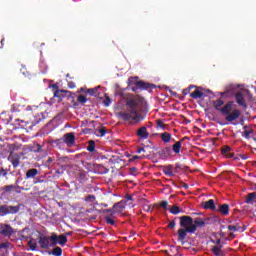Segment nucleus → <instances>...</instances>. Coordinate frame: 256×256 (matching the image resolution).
<instances>
[{"label":"nucleus","mask_w":256,"mask_h":256,"mask_svg":"<svg viewBox=\"0 0 256 256\" xmlns=\"http://www.w3.org/2000/svg\"><path fill=\"white\" fill-rule=\"evenodd\" d=\"M143 103V98L140 96H131L126 98L127 111H121L117 113V117L122 121H135V123H141L145 117L137 112L139 105Z\"/></svg>","instance_id":"f257e3e1"},{"label":"nucleus","mask_w":256,"mask_h":256,"mask_svg":"<svg viewBox=\"0 0 256 256\" xmlns=\"http://www.w3.org/2000/svg\"><path fill=\"white\" fill-rule=\"evenodd\" d=\"M180 220V229H178V241H185L187 239V233L193 235L197 228H201L205 225V220L202 218H193L191 216H181Z\"/></svg>","instance_id":"f03ea898"},{"label":"nucleus","mask_w":256,"mask_h":256,"mask_svg":"<svg viewBox=\"0 0 256 256\" xmlns=\"http://www.w3.org/2000/svg\"><path fill=\"white\" fill-rule=\"evenodd\" d=\"M57 234H52L48 236H40L38 239V244L41 249H49L50 247H55L57 245Z\"/></svg>","instance_id":"7ed1b4c3"},{"label":"nucleus","mask_w":256,"mask_h":256,"mask_svg":"<svg viewBox=\"0 0 256 256\" xmlns=\"http://www.w3.org/2000/svg\"><path fill=\"white\" fill-rule=\"evenodd\" d=\"M56 145L66 143V145H75V134L73 132L66 133L62 138L55 140Z\"/></svg>","instance_id":"20e7f679"},{"label":"nucleus","mask_w":256,"mask_h":256,"mask_svg":"<svg viewBox=\"0 0 256 256\" xmlns=\"http://www.w3.org/2000/svg\"><path fill=\"white\" fill-rule=\"evenodd\" d=\"M0 235L2 237H8V239H11L13 235H15V229L9 224L0 223Z\"/></svg>","instance_id":"39448f33"},{"label":"nucleus","mask_w":256,"mask_h":256,"mask_svg":"<svg viewBox=\"0 0 256 256\" xmlns=\"http://www.w3.org/2000/svg\"><path fill=\"white\" fill-rule=\"evenodd\" d=\"M67 95H69V97H71L72 99L75 97V93H72L71 91H68V90H56L54 92V97H56L58 101H63V99H65Z\"/></svg>","instance_id":"423d86ee"},{"label":"nucleus","mask_w":256,"mask_h":256,"mask_svg":"<svg viewBox=\"0 0 256 256\" xmlns=\"http://www.w3.org/2000/svg\"><path fill=\"white\" fill-rule=\"evenodd\" d=\"M136 87L132 88V91H137V89H155V84L144 82L143 80L137 81L135 83Z\"/></svg>","instance_id":"0eeeda50"},{"label":"nucleus","mask_w":256,"mask_h":256,"mask_svg":"<svg viewBox=\"0 0 256 256\" xmlns=\"http://www.w3.org/2000/svg\"><path fill=\"white\" fill-rule=\"evenodd\" d=\"M238 117H241V111H239V109H235L226 116V121L232 123V121H237Z\"/></svg>","instance_id":"6e6552de"},{"label":"nucleus","mask_w":256,"mask_h":256,"mask_svg":"<svg viewBox=\"0 0 256 256\" xmlns=\"http://www.w3.org/2000/svg\"><path fill=\"white\" fill-rule=\"evenodd\" d=\"M235 99H236V103L240 107L247 109V102L245 101V96H243V93H241V92L236 93Z\"/></svg>","instance_id":"1a4fd4ad"},{"label":"nucleus","mask_w":256,"mask_h":256,"mask_svg":"<svg viewBox=\"0 0 256 256\" xmlns=\"http://www.w3.org/2000/svg\"><path fill=\"white\" fill-rule=\"evenodd\" d=\"M218 213L223 215L224 217H227L229 215V204H221L216 207V210Z\"/></svg>","instance_id":"9d476101"},{"label":"nucleus","mask_w":256,"mask_h":256,"mask_svg":"<svg viewBox=\"0 0 256 256\" xmlns=\"http://www.w3.org/2000/svg\"><path fill=\"white\" fill-rule=\"evenodd\" d=\"M243 223H241V221L239 222H235L234 224H231V225H228V231H234V232H237V231H245V228H243Z\"/></svg>","instance_id":"9b49d317"},{"label":"nucleus","mask_w":256,"mask_h":256,"mask_svg":"<svg viewBox=\"0 0 256 256\" xmlns=\"http://www.w3.org/2000/svg\"><path fill=\"white\" fill-rule=\"evenodd\" d=\"M136 135L140 138V139H149V132L147 131V127L142 126L140 127L137 132Z\"/></svg>","instance_id":"f8f14e48"},{"label":"nucleus","mask_w":256,"mask_h":256,"mask_svg":"<svg viewBox=\"0 0 256 256\" xmlns=\"http://www.w3.org/2000/svg\"><path fill=\"white\" fill-rule=\"evenodd\" d=\"M203 209H210V211H217V206L215 205V200L210 199L202 203Z\"/></svg>","instance_id":"ddd939ff"},{"label":"nucleus","mask_w":256,"mask_h":256,"mask_svg":"<svg viewBox=\"0 0 256 256\" xmlns=\"http://www.w3.org/2000/svg\"><path fill=\"white\" fill-rule=\"evenodd\" d=\"M233 111V101L227 102L224 107L220 109L222 115L228 116Z\"/></svg>","instance_id":"4468645a"},{"label":"nucleus","mask_w":256,"mask_h":256,"mask_svg":"<svg viewBox=\"0 0 256 256\" xmlns=\"http://www.w3.org/2000/svg\"><path fill=\"white\" fill-rule=\"evenodd\" d=\"M194 89L195 90L190 93V97H192V99H201L202 97H205V93L201 91V88L195 86Z\"/></svg>","instance_id":"2eb2a0df"},{"label":"nucleus","mask_w":256,"mask_h":256,"mask_svg":"<svg viewBox=\"0 0 256 256\" xmlns=\"http://www.w3.org/2000/svg\"><path fill=\"white\" fill-rule=\"evenodd\" d=\"M158 155L161 157V159H167V158L171 157V148L165 147V148L161 149L158 152Z\"/></svg>","instance_id":"dca6fc26"},{"label":"nucleus","mask_w":256,"mask_h":256,"mask_svg":"<svg viewBox=\"0 0 256 256\" xmlns=\"http://www.w3.org/2000/svg\"><path fill=\"white\" fill-rule=\"evenodd\" d=\"M221 153H222V155H225V157H227V159H233V157H235V154L231 153V147H229V146L222 147Z\"/></svg>","instance_id":"f3484780"},{"label":"nucleus","mask_w":256,"mask_h":256,"mask_svg":"<svg viewBox=\"0 0 256 256\" xmlns=\"http://www.w3.org/2000/svg\"><path fill=\"white\" fill-rule=\"evenodd\" d=\"M245 203L247 205H254L256 203V192L248 193L246 196Z\"/></svg>","instance_id":"a211bd4d"},{"label":"nucleus","mask_w":256,"mask_h":256,"mask_svg":"<svg viewBox=\"0 0 256 256\" xmlns=\"http://www.w3.org/2000/svg\"><path fill=\"white\" fill-rule=\"evenodd\" d=\"M241 85L239 84H229L226 86V91L222 93V95H227V93H235L237 89H239Z\"/></svg>","instance_id":"6ab92c4d"},{"label":"nucleus","mask_w":256,"mask_h":256,"mask_svg":"<svg viewBox=\"0 0 256 256\" xmlns=\"http://www.w3.org/2000/svg\"><path fill=\"white\" fill-rule=\"evenodd\" d=\"M39 175V170L37 168H31L27 170L25 179H35Z\"/></svg>","instance_id":"aec40b11"},{"label":"nucleus","mask_w":256,"mask_h":256,"mask_svg":"<svg viewBox=\"0 0 256 256\" xmlns=\"http://www.w3.org/2000/svg\"><path fill=\"white\" fill-rule=\"evenodd\" d=\"M8 208V215H15L21 211V204H18L16 206H7Z\"/></svg>","instance_id":"412c9836"},{"label":"nucleus","mask_w":256,"mask_h":256,"mask_svg":"<svg viewBox=\"0 0 256 256\" xmlns=\"http://www.w3.org/2000/svg\"><path fill=\"white\" fill-rule=\"evenodd\" d=\"M163 173L164 175H167V177H174L175 174H173V165H167L163 167Z\"/></svg>","instance_id":"4be33fe9"},{"label":"nucleus","mask_w":256,"mask_h":256,"mask_svg":"<svg viewBox=\"0 0 256 256\" xmlns=\"http://www.w3.org/2000/svg\"><path fill=\"white\" fill-rule=\"evenodd\" d=\"M114 213H123V209H125V205L123 202H117L113 205Z\"/></svg>","instance_id":"5701e85b"},{"label":"nucleus","mask_w":256,"mask_h":256,"mask_svg":"<svg viewBox=\"0 0 256 256\" xmlns=\"http://www.w3.org/2000/svg\"><path fill=\"white\" fill-rule=\"evenodd\" d=\"M48 255L61 256L63 255V249L57 246L54 249H52V251L48 252Z\"/></svg>","instance_id":"b1692460"},{"label":"nucleus","mask_w":256,"mask_h":256,"mask_svg":"<svg viewBox=\"0 0 256 256\" xmlns=\"http://www.w3.org/2000/svg\"><path fill=\"white\" fill-rule=\"evenodd\" d=\"M160 137H161L163 143H170L171 142V134L169 132L161 133Z\"/></svg>","instance_id":"393cba45"},{"label":"nucleus","mask_w":256,"mask_h":256,"mask_svg":"<svg viewBox=\"0 0 256 256\" xmlns=\"http://www.w3.org/2000/svg\"><path fill=\"white\" fill-rule=\"evenodd\" d=\"M95 134L97 137H105V135H107V129L104 126H101L100 128L96 129Z\"/></svg>","instance_id":"a878e982"},{"label":"nucleus","mask_w":256,"mask_h":256,"mask_svg":"<svg viewBox=\"0 0 256 256\" xmlns=\"http://www.w3.org/2000/svg\"><path fill=\"white\" fill-rule=\"evenodd\" d=\"M181 145H182L181 141H178L174 145H172V151H174L176 155H179V153H181Z\"/></svg>","instance_id":"bb28decb"},{"label":"nucleus","mask_w":256,"mask_h":256,"mask_svg":"<svg viewBox=\"0 0 256 256\" xmlns=\"http://www.w3.org/2000/svg\"><path fill=\"white\" fill-rule=\"evenodd\" d=\"M170 213L172 215H179V213H183V209L179 208V206H177V205H173L170 208Z\"/></svg>","instance_id":"cd10ccee"},{"label":"nucleus","mask_w":256,"mask_h":256,"mask_svg":"<svg viewBox=\"0 0 256 256\" xmlns=\"http://www.w3.org/2000/svg\"><path fill=\"white\" fill-rule=\"evenodd\" d=\"M212 253L215 256H226L227 252L225 250H220L219 248H212Z\"/></svg>","instance_id":"c85d7f7f"},{"label":"nucleus","mask_w":256,"mask_h":256,"mask_svg":"<svg viewBox=\"0 0 256 256\" xmlns=\"http://www.w3.org/2000/svg\"><path fill=\"white\" fill-rule=\"evenodd\" d=\"M56 243L58 245H65L67 243V236L65 234H62L60 236H57V241Z\"/></svg>","instance_id":"c756f323"},{"label":"nucleus","mask_w":256,"mask_h":256,"mask_svg":"<svg viewBox=\"0 0 256 256\" xmlns=\"http://www.w3.org/2000/svg\"><path fill=\"white\" fill-rule=\"evenodd\" d=\"M224 104H225V102L221 99H218L213 102V106L216 109V111H220L221 107H223Z\"/></svg>","instance_id":"7c9ffc66"},{"label":"nucleus","mask_w":256,"mask_h":256,"mask_svg":"<svg viewBox=\"0 0 256 256\" xmlns=\"http://www.w3.org/2000/svg\"><path fill=\"white\" fill-rule=\"evenodd\" d=\"M5 215H9L7 205H0V217H5Z\"/></svg>","instance_id":"2f4dec72"},{"label":"nucleus","mask_w":256,"mask_h":256,"mask_svg":"<svg viewBox=\"0 0 256 256\" xmlns=\"http://www.w3.org/2000/svg\"><path fill=\"white\" fill-rule=\"evenodd\" d=\"M14 169L19 167V163L21 161V158H19V156H13L12 159L10 160Z\"/></svg>","instance_id":"473e14b6"},{"label":"nucleus","mask_w":256,"mask_h":256,"mask_svg":"<svg viewBox=\"0 0 256 256\" xmlns=\"http://www.w3.org/2000/svg\"><path fill=\"white\" fill-rule=\"evenodd\" d=\"M87 151H89L90 153H95V141H88Z\"/></svg>","instance_id":"72a5a7b5"},{"label":"nucleus","mask_w":256,"mask_h":256,"mask_svg":"<svg viewBox=\"0 0 256 256\" xmlns=\"http://www.w3.org/2000/svg\"><path fill=\"white\" fill-rule=\"evenodd\" d=\"M98 88H90L86 90V93H89V95H92L93 97H99V94L97 93Z\"/></svg>","instance_id":"f704fd0d"},{"label":"nucleus","mask_w":256,"mask_h":256,"mask_svg":"<svg viewBox=\"0 0 256 256\" xmlns=\"http://www.w3.org/2000/svg\"><path fill=\"white\" fill-rule=\"evenodd\" d=\"M114 217L115 216H106L104 219L108 225H115Z\"/></svg>","instance_id":"c9c22d12"},{"label":"nucleus","mask_w":256,"mask_h":256,"mask_svg":"<svg viewBox=\"0 0 256 256\" xmlns=\"http://www.w3.org/2000/svg\"><path fill=\"white\" fill-rule=\"evenodd\" d=\"M77 100L81 105H85V103H87V97H85V95H79Z\"/></svg>","instance_id":"e433bc0d"},{"label":"nucleus","mask_w":256,"mask_h":256,"mask_svg":"<svg viewBox=\"0 0 256 256\" xmlns=\"http://www.w3.org/2000/svg\"><path fill=\"white\" fill-rule=\"evenodd\" d=\"M158 207L167 211V207H169V202L167 200H163L161 203L158 204Z\"/></svg>","instance_id":"4c0bfd02"},{"label":"nucleus","mask_w":256,"mask_h":256,"mask_svg":"<svg viewBox=\"0 0 256 256\" xmlns=\"http://www.w3.org/2000/svg\"><path fill=\"white\" fill-rule=\"evenodd\" d=\"M28 245H29L31 251H37V243L36 242H33V240H30L28 242Z\"/></svg>","instance_id":"58836bf2"},{"label":"nucleus","mask_w":256,"mask_h":256,"mask_svg":"<svg viewBox=\"0 0 256 256\" xmlns=\"http://www.w3.org/2000/svg\"><path fill=\"white\" fill-rule=\"evenodd\" d=\"M15 189V185H6L2 188V191H5L6 193H10V191H13Z\"/></svg>","instance_id":"ea45409f"},{"label":"nucleus","mask_w":256,"mask_h":256,"mask_svg":"<svg viewBox=\"0 0 256 256\" xmlns=\"http://www.w3.org/2000/svg\"><path fill=\"white\" fill-rule=\"evenodd\" d=\"M87 203H93L95 201V195H88L84 198Z\"/></svg>","instance_id":"a19ab883"},{"label":"nucleus","mask_w":256,"mask_h":256,"mask_svg":"<svg viewBox=\"0 0 256 256\" xmlns=\"http://www.w3.org/2000/svg\"><path fill=\"white\" fill-rule=\"evenodd\" d=\"M195 85H190L189 88H185L182 93L183 95H189L191 93V90L194 89Z\"/></svg>","instance_id":"79ce46f5"},{"label":"nucleus","mask_w":256,"mask_h":256,"mask_svg":"<svg viewBox=\"0 0 256 256\" xmlns=\"http://www.w3.org/2000/svg\"><path fill=\"white\" fill-rule=\"evenodd\" d=\"M105 107H109L111 105V98L105 94V100L103 101Z\"/></svg>","instance_id":"37998d69"},{"label":"nucleus","mask_w":256,"mask_h":256,"mask_svg":"<svg viewBox=\"0 0 256 256\" xmlns=\"http://www.w3.org/2000/svg\"><path fill=\"white\" fill-rule=\"evenodd\" d=\"M11 245V243L4 242V243H0V249H9V246Z\"/></svg>","instance_id":"c03bdc74"},{"label":"nucleus","mask_w":256,"mask_h":256,"mask_svg":"<svg viewBox=\"0 0 256 256\" xmlns=\"http://www.w3.org/2000/svg\"><path fill=\"white\" fill-rule=\"evenodd\" d=\"M8 170L4 168H0V176L7 177Z\"/></svg>","instance_id":"a18cd8bd"},{"label":"nucleus","mask_w":256,"mask_h":256,"mask_svg":"<svg viewBox=\"0 0 256 256\" xmlns=\"http://www.w3.org/2000/svg\"><path fill=\"white\" fill-rule=\"evenodd\" d=\"M177 223L175 222V220L171 221L169 224H168V228L169 229H175Z\"/></svg>","instance_id":"49530a36"},{"label":"nucleus","mask_w":256,"mask_h":256,"mask_svg":"<svg viewBox=\"0 0 256 256\" xmlns=\"http://www.w3.org/2000/svg\"><path fill=\"white\" fill-rule=\"evenodd\" d=\"M107 210H108V213H110L109 217H115L116 212H115V209H113V207Z\"/></svg>","instance_id":"de8ad7c7"},{"label":"nucleus","mask_w":256,"mask_h":256,"mask_svg":"<svg viewBox=\"0 0 256 256\" xmlns=\"http://www.w3.org/2000/svg\"><path fill=\"white\" fill-rule=\"evenodd\" d=\"M68 87H69V89H75V87H76L75 82H73V81L68 82Z\"/></svg>","instance_id":"09e8293b"},{"label":"nucleus","mask_w":256,"mask_h":256,"mask_svg":"<svg viewBox=\"0 0 256 256\" xmlns=\"http://www.w3.org/2000/svg\"><path fill=\"white\" fill-rule=\"evenodd\" d=\"M157 125H158V127H160L161 129H165V125L163 124V121L158 120V121H157Z\"/></svg>","instance_id":"8fccbe9b"},{"label":"nucleus","mask_w":256,"mask_h":256,"mask_svg":"<svg viewBox=\"0 0 256 256\" xmlns=\"http://www.w3.org/2000/svg\"><path fill=\"white\" fill-rule=\"evenodd\" d=\"M239 158L242 159L243 161L249 159V157L246 154H239Z\"/></svg>","instance_id":"3c124183"},{"label":"nucleus","mask_w":256,"mask_h":256,"mask_svg":"<svg viewBox=\"0 0 256 256\" xmlns=\"http://www.w3.org/2000/svg\"><path fill=\"white\" fill-rule=\"evenodd\" d=\"M251 135V131H244V137L246 138V139H249V136Z\"/></svg>","instance_id":"603ef678"},{"label":"nucleus","mask_w":256,"mask_h":256,"mask_svg":"<svg viewBox=\"0 0 256 256\" xmlns=\"http://www.w3.org/2000/svg\"><path fill=\"white\" fill-rule=\"evenodd\" d=\"M137 153H145V147H140L136 150Z\"/></svg>","instance_id":"864d4df0"},{"label":"nucleus","mask_w":256,"mask_h":256,"mask_svg":"<svg viewBox=\"0 0 256 256\" xmlns=\"http://www.w3.org/2000/svg\"><path fill=\"white\" fill-rule=\"evenodd\" d=\"M125 199H126V201H133V196L127 194V195L125 196Z\"/></svg>","instance_id":"5fc2aeb1"},{"label":"nucleus","mask_w":256,"mask_h":256,"mask_svg":"<svg viewBox=\"0 0 256 256\" xmlns=\"http://www.w3.org/2000/svg\"><path fill=\"white\" fill-rule=\"evenodd\" d=\"M212 248H217V249H219L220 251H223V245H221V244H218V245H216V246H213Z\"/></svg>","instance_id":"6e6d98bb"},{"label":"nucleus","mask_w":256,"mask_h":256,"mask_svg":"<svg viewBox=\"0 0 256 256\" xmlns=\"http://www.w3.org/2000/svg\"><path fill=\"white\" fill-rule=\"evenodd\" d=\"M175 167H176V169H183V166L181 164H179V163H176Z\"/></svg>","instance_id":"4d7b16f0"},{"label":"nucleus","mask_w":256,"mask_h":256,"mask_svg":"<svg viewBox=\"0 0 256 256\" xmlns=\"http://www.w3.org/2000/svg\"><path fill=\"white\" fill-rule=\"evenodd\" d=\"M132 159H133V161H137V159H141V157L138 156V155H134V156L132 157Z\"/></svg>","instance_id":"13d9d810"},{"label":"nucleus","mask_w":256,"mask_h":256,"mask_svg":"<svg viewBox=\"0 0 256 256\" xmlns=\"http://www.w3.org/2000/svg\"><path fill=\"white\" fill-rule=\"evenodd\" d=\"M130 171H132V173H137V169L135 167L130 168Z\"/></svg>","instance_id":"bf43d9fd"},{"label":"nucleus","mask_w":256,"mask_h":256,"mask_svg":"<svg viewBox=\"0 0 256 256\" xmlns=\"http://www.w3.org/2000/svg\"><path fill=\"white\" fill-rule=\"evenodd\" d=\"M102 213H103L104 215H107V214H109V210L104 209V210H102Z\"/></svg>","instance_id":"052dcab7"},{"label":"nucleus","mask_w":256,"mask_h":256,"mask_svg":"<svg viewBox=\"0 0 256 256\" xmlns=\"http://www.w3.org/2000/svg\"><path fill=\"white\" fill-rule=\"evenodd\" d=\"M79 92L80 93H87V91H85V88H80Z\"/></svg>","instance_id":"680f3d73"},{"label":"nucleus","mask_w":256,"mask_h":256,"mask_svg":"<svg viewBox=\"0 0 256 256\" xmlns=\"http://www.w3.org/2000/svg\"><path fill=\"white\" fill-rule=\"evenodd\" d=\"M216 245H221V239L216 240Z\"/></svg>","instance_id":"e2e57ef3"},{"label":"nucleus","mask_w":256,"mask_h":256,"mask_svg":"<svg viewBox=\"0 0 256 256\" xmlns=\"http://www.w3.org/2000/svg\"><path fill=\"white\" fill-rule=\"evenodd\" d=\"M37 151L39 152V151H41V145H37Z\"/></svg>","instance_id":"0e129e2a"},{"label":"nucleus","mask_w":256,"mask_h":256,"mask_svg":"<svg viewBox=\"0 0 256 256\" xmlns=\"http://www.w3.org/2000/svg\"><path fill=\"white\" fill-rule=\"evenodd\" d=\"M52 87H53V89H58L57 84H54Z\"/></svg>","instance_id":"69168bd1"},{"label":"nucleus","mask_w":256,"mask_h":256,"mask_svg":"<svg viewBox=\"0 0 256 256\" xmlns=\"http://www.w3.org/2000/svg\"><path fill=\"white\" fill-rule=\"evenodd\" d=\"M184 188L185 189H189V185L188 184H184Z\"/></svg>","instance_id":"338daca9"},{"label":"nucleus","mask_w":256,"mask_h":256,"mask_svg":"<svg viewBox=\"0 0 256 256\" xmlns=\"http://www.w3.org/2000/svg\"><path fill=\"white\" fill-rule=\"evenodd\" d=\"M77 105H78L77 102H74V107H77Z\"/></svg>","instance_id":"774afa93"}]
</instances>
